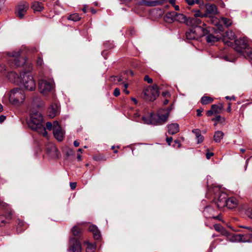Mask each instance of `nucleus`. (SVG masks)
Returning <instances> with one entry per match:
<instances>
[{"label": "nucleus", "instance_id": "obj_1", "mask_svg": "<svg viewBox=\"0 0 252 252\" xmlns=\"http://www.w3.org/2000/svg\"><path fill=\"white\" fill-rule=\"evenodd\" d=\"M28 126L32 130L39 134L46 136L47 132L43 125V119L41 113L38 111H32L30 115V119L28 122Z\"/></svg>", "mask_w": 252, "mask_h": 252}, {"label": "nucleus", "instance_id": "obj_2", "mask_svg": "<svg viewBox=\"0 0 252 252\" xmlns=\"http://www.w3.org/2000/svg\"><path fill=\"white\" fill-rule=\"evenodd\" d=\"M172 108H168L164 114H158L156 115L151 113L150 116L147 117H143L142 119L145 124H152L154 125H162L167 120L169 117L170 111Z\"/></svg>", "mask_w": 252, "mask_h": 252}, {"label": "nucleus", "instance_id": "obj_3", "mask_svg": "<svg viewBox=\"0 0 252 252\" xmlns=\"http://www.w3.org/2000/svg\"><path fill=\"white\" fill-rule=\"evenodd\" d=\"M25 99V93L21 89H14L9 93V101L14 106H20L24 102Z\"/></svg>", "mask_w": 252, "mask_h": 252}, {"label": "nucleus", "instance_id": "obj_4", "mask_svg": "<svg viewBox=\"0 0 252 252\" xmlns=\"http://www.w3.org/2000/svg\"><path fill=\"white\" fill-rule=\"evenodd\" d=\"M143 98L147 101H154L159 95L158 87L157 85L149 86L144 88Z\"/></svg>", "mask_w": 252, "mask_h": 252}, {"label": "nucleus", "instance_id": "obj_5", "mask_svg": "<svg viewBox=\"0 0 252 252\" xmlns=\"http://www.w3.org/2000/svg\"><path fill=\"white\" fill-rule=\"evenodd\" d=\"M8 55L11 59L8 60V63L13 66H20L26 63V60L23 57H21V52L18 51L17 52H9Z\"/></svg>", "mask_w": 252, "mask_h": 252}, {"label": "nucleus", "instance_id": "obj_6", "mask_svg": "<svg viewBox=\"0 0 252 252\" xmlns=\"http://www.w3.org/2000/svg\"><path fill=\"white\" fill-rule=\"evenodd\" d=\"M54 86V81L51 79L49 80L41 79L38 82L39 90L44 95H46L50 92L53 89Z\"/></svg>", "mask_w": 252, "mask_h": 252}, {"label": "nucleus", "instance_id": "obj_7", "mask_svg": "<svg viewBox=\"0 0 252 252\" xmlns=\"http://www.w3.org/2000/svg\"><path fill=\"white\" fill-rule=\"evenodd\" d=\"M21 77H23L22 83L24 88L29 91H32L35 88V83L33 77L29 73L24 72L21 74Z\"/></svg>", "mask_w": 252, "mask_h": 252}, {"label": "nucleus", "instance_id": "obj_8", "mask_svg": "<svg viewBox=\"0 0 252 252\" xmlns=\"http://www.w3.org/2000/svg\"><path fill=\"white\" fill-rule=\"evenodd\" d=\"M248 45L247 40L243 38L240 39L235 40V50L243 56H245V53L247 51L248 49H250Z\"/></svg>", "mask_w": 252, "mask_h": 252}, {"label": "nucleus", "instance_id": "obj_9", "mask_svg": "<svg viewBox=\"0 0 252 252\" xmlns=\"http://www.w3.org/2000/svg\"><path fill=\"white\" fill-rule=\"evenodd\" d=\"M214 229L218 232L221 233L222 235H224L227 237V239L231 242H235L239 240L240 236V235H234L232 233H229L224 229L221 225L216 224L214 225Z\"/></svg>", "mask_w": 252, "mask_h": 252}, {"label": "nucleus", "instance_id": "obj_10", "mask_svg": "<svg viewBox=\"0 0 252 252\" xmlns=\"http://www.w3.org/2000/svg\"><path fill=\"white\" fill-rule=\"evenodd\" d=\"M29 8L28 3L22 1L19 3L16 6L15 14L18 18L22 19L26 15L27 11Z\"/></svg>", "mask_w": 252, "mask_h": 252}, {"label": "nucleus", "instance_id": "obj_11", "mask_svg": "<svg viewBox=\"0 0 252 252\" xmlns=\"http://www.w3.org/2000/svg\"><path fill=\"white\" fill-rule=\"evenodd\" d=\"M227 195L224 192L219 191L215 195L216 204L220 209L223 208L227 204Z\"/></svg>", "mask_w": 252, "mask_h": 252}, {"label": "nucleus", "instance_id": "obj_12", "mask_svg": "<svg viewBox=\"0 0 252 252\" xmlns=\"http://www.w3.org/2000/svg\"><path fill=\"white\" fill-rule=\"evenodd\" d=\"M70 252H81L82 248L80 242L76 238H71L69 242Z\"/></svg>", "mask_w": 252, "mask_h": 252}, {"label": "nucleus", "instance_id": "obj_13", "mask_svg": "<svg viewBox=\"0 0 252 252\" xmlns=\"http://www.w3.org/2000/svg\"><path fill=\"white\" fill-rule=\"evenodd\" d=\"M201 24V20L199 18H197L196 17H189L188 19L187 25L191 27H199V28L202 30L203 32V34H204L205 32L206 31V30L204 29L203 28H201V27L199 26V25Z\"/></svg>", "mask_w": 252, "mask_h": 252}, {"label": "nucleus", "instance_id": "obj_14", "mask_svg": "<svg viewBox=\"0 0 252 252\" xmlns=\"http://www.w3.org/2000/svg\"><path fill=\"white\" fill-rule=\"evenodd\" d=\"M7 77L10 81L13 83L17 84L18 85L22 83L23 77H21V76H19L15 72L11 71L8 72Z\"/></svg>", "mask_w": 252, "mask_h": 252}, {"label": "nucleus", "instance_id": "obj_15", "mask_svg": "<svg viewBox=\"0 0 252 252\" xmlns=\"http://www.w3.org/2000/svg\"><path fill=\"white\" fill-rule=\"evenodd\" d=\"M59 113V108L56 103L52 104L48 110V116L50 118L55 117Z\"/></svg>", "mask_w": 252, "mask_h": 252}, {"label": "nucleus", "instance_id": "obj_16", "mask_svg": "<svg viewBox=\"0 0 252 252\" xmlns=\"http://www.w3.org/2000/svg\"><path fill=\"white\" fill-rule=\"evenodd\" d=\"M89 230L93 234L94 239L98 240L100 238V232L97 226L95 225H91L89 227Z\"/></svg>", "mask_w": 252, "mask_h": 252}, {"label": "nucleus", "instance_id": "obj_17", "mask_svg": "<svg viewBox=\"0 0 252 252\" xmlns=\"http://www.w3.org/2000/svg\"><path fill=\"white\" fill-rule=\"evenodd\" d=\"M168 132L170 134H175L179 131V126L177 123H172L167 126Z\"/></svg>", "mask_w": 252, "mask_h": 252}, {"label": "nucleus", "instance_id": "obj_18", "mask_svg": "<svg viewBox=\"0 0 252 252\" xmlns=\"http://www.w3.org/2000/svg\"><path fill=\"white\" fill-rule=\"evenodd\" d=\"M238 204V200L235 197H232L227 199V204L226 206L228 209H234L236 208Z\"/></svg>", "mask_w": 252, "mask_h": 252}, {"label": "nucleus", "instance_id": "obj_19", "mask_svg": "<svg viewBox=\"0 0 252 252\" xmlns=\"http://www.w3.org/2000/svg\"><path fill=\"white\" fill-rule=\"evenodd\" d=\"M55 138L59 141H62L63 140L64 133L61 127H58L53 131Z\"/></svg>", "mask_w": 252, "mask_h": 252}, {"label": "nucleus", "instance_id": "obj_20", "mask_svg": "<svg viewBox=\"0 0 252 252\" xmlns=\"http://www.w3.org/2000/svg\"><path fill=\"white\" fill-rule=\"evenodd\" d=\"M174 17L175 18V21H177L180 23H186L187 25L188 19H187L186 17L184 14L175 12Z\"/></svg>", "mask_w": 252, "mask_h": 252}, {"label": "nucleus", "instance_id": "obj_21", "mask_svg": "<svg viewBox=\"0 0 252 252\" xmlns=\"http://www.w3.org/2000/svg\"><path fill=\"white\" fill-rule=\"evenodd\" d=\"M32 8L34 11H41L44 9V6L41 2L35 1L32 2Z\"/></svg>", "mask_w": 252, "mask_h": 252}, {"label": "nucleus", "instance_id": "obj_22", "mask_svg": "<svg viewBox=\"0 0 252 252\" xmlns=\"http://www.w3.org/2000/svg\"><path fill=\"white\" fill-rule=\"evenodd\" d=\"M82 229L78 225L74 226L71 230L72 234L76 237H80L82 235Z\"/></svg>", "mask_w": 252, "mask_h": 252}, {"label": "nucleus", "instance_id": "obj_23", "mask_svg": "<svg viewBox=\"0 0 252 252\" xmlns=\"http://www.w3.org/2000/svg\"><path fill=\"white\" fill-rule=\"evenodd\" d=\"M235 35L232 31H228L224 33L223 40L224 42L228 43V41L226 40V38L230 40H233L235 38Z\"/></svg>", "mask_w": 252, "mask_h": 252}, {"label": "nucleus", "instance_id": "obj_24", "mask_svg": "<svg viewBox=\"0 0 252 252\" xmlns=\"http://www.w3.org/2000/svg\"><path fill=\"white\" fill-rule=\"evenodd\" d=\"M174 14H175V12L174 11L167 13L164 17L165 21L170 23L174 22L175 19Z\"/></svg>", "mask_w": 252, "mask_h": 252}, {"label": "nucleus", "instance_id": "obj_25", "mask_svg": "<svg viewBox=\"0 0 252 252\" xmlns=\"http://www.w3.org/2000/svg\"><path fill=\"white\" fill-rule=\"evenodd\" d=\"M186 37L189 39H194L198 37V35L194 29H191L186 33Z\"/></svg>", "mask_w": 252, "mask_h": 252}, {"label": "nucleus", "instance_id": "obj_26", "mask_svg": "<svg viewBox=\"0 0 252 252\" xmlns=\"http://www.w3.org/2000/svg\"><path fill=\"white\" fill-rule=\"evenodd\" d=\"M211 109L213 110L214 114H220L223 109V106L222 103L218 105L213 104L211 106Z\"/></svg>", "mask_w": 252, "mask_h": 252}, {"label": "nucleus", "instance_id": "obj_27", "mask_svg": "<svg viewBox=\"0 0 252 252\" xmlns=\"http://www.w3.org/2000/svg\"><path fill=\"white\" fill-rule=\"evenodd\" d=\"M206 10L208 13L216 14L217 13V6L214 4H208L206 6Z\"/></svg>", "mask_w": 252, "mask_h": 252}, {"label": "nucleus", "instance_id": "obj_28", "mask_svg": "<svg viewBox=\"0 0 252 252\" xmlns=\"http://www.w3.org/2000/svg\"><path fill=\"white\" fill-rule=\"evenodd\" d=\"M214 212V210L213 209L210 207H207L205 208L204 210V216L206 217V218H213L214 219H219L220 220V216H216V217H214V216H211L210 215H209L208 214L209 213H212Z\"/></svg>", "mask_w": 252, "mask_h": 252}, {"label": "nucleus", "instance_id": "obj_29", "mask_svg": "<svg viewBox=\"0 0 252 252\" xmlns=\"http://www.w3.org/2000/svg\"><path fill=\"white\" fill-rule=\"evenodd\" d=\"M224 133L221 131H217L215 132L214 135V140L216 142H220L222 139Z\"/></svg>", "mask_w": 252, "mask_h": 252}, {"label": "nucleus", "instance_id": "obj_30", "mask_svg": "<svg viewBox=\"0 0 252 252\" xmlns=\"http://www.w3.org/2000/svg\"><path fill=\"white\" fill-rule=\"evenodd\" d=\"M214 99L212 97L208 96H203L201 98V102L203 105H206L211 103Z\"/></svg>", "mask_w": 252, "mask_h": 252}, {"label": "nucleus", "instance_id": "obj_31", "mask_svg": "<svg viewBox=\"0 0 252 252\" xmlns=\"http://www.w3.org/2000/svg\"><path fill=\"white\" fill-rule=\"evenodd\" d=\"M206 40L208 43H212L218 41L219 40V37L210 34L206 36Z\"/></svg>", "mask_w": 252, "mask_h": 252}, {"label": "nucleus", "instance_id": "obj_32", "mask_svg": "<svg viewBox=\"0 0 252 252\" xmlns=\"http://www.w3.org/2000/svg\"><path fill=\"white\" fill-rule=\"evenodd\" d=\"M48 153L53 157H58L59 154L57 148L54 145L51 146V151L48 150Z\"/></svg>", "mask_w": 252, "mask_h": 252}, {"label": "nucleus", "instance_id": "obj_33", "mask_svg": "<svg viewBox=\"0 0 252 252\" xmlns=\"http://www.w3.org/2000/svg\"><path fill=\"white\" fill-rule=\"evenodd\" d=\"M143 3L148 6H155L158 5L161 3V2L158 0H154V1H147L144 0L143 1Z\"/></svg>", "mask_w": 252, "mask_h": 252}, {"label": "nucleus", "instance_id": "obj_34", "mask_svg": "<svg viewBox=\"0 0 252 252\" xmlns=\"http://www.w3.org/2000/svg\"><path fill=\"white\" fill-rule=\"evenodd\" d=\"M67 19L68 20L76 22L79 21L81 19V17L78 13H73L70 15Z\"/></svg>", "mask_w": 252, "mask_h": 252}, {"label": "nucleus", "instance_id": "obj_35", "mask_svg": "<svg viewBox=\"0 0 252 252\" xmlns=\"http://www.w3.org/2000/svg\"><path fill=\"white\" fill-rule=\"evenodd\" d=\"M24 226H25L24 222L23 220H17V228H16L17 231L18 233H21L23 231V229H22V228Z\"/></svg>", "mask_w": 252, "mask_h": 252}, {"label": "nucleus", "instance_id": "obj_36", "mask_svg": "<svg viewBox=\"0 0 252 252\" xmlns=\"http://www.w3.org/2000/svg\"><path fill=\"white\" fill-rule=\"evenodd\" d=\"M221 20L226 27H229L232 24V21L230 19H228L225 17H221Z\"/></svg>", "mask_w": 252, "mask_h": 252}, {"label": "nucleus", "instance_id": "obj_37", "mask_svg": "<svg viewBox=\"0 0 252 252\" xmlns=\"http://www.w3.org/2000/svg\"><path fill=\"white\" fill-rule=\"evenodd\" d=\"M36 65L38 67H41L42 65L43 64V61L42 57L39 54L38 55L36 61Z\"/></svg>", "mask_w": 252, "mask_h": 252}, {"label": "nucleus", "instance_id": "obj_38", "mask_svg": "<svg viewBox=\"0 0 252 252\" xmlns=\"http://www.w3.org/2000/svg\"><path fill=\"white\" fill-rule=\"evenodd\" d=\"M212 121H216L220 123H223L225 122V118L221 117L220 115L217 116L215 118L212 119Z\"/></svg>", "mask_w": 252, "mask_h": 252}, {"label": "nucleus", "instance_id": "obj_39", "mask_svg": "<svg viewBox=\"0 0 252 252\" xmlns=\"http://www.w3.org/2000/svg\"><path fill=\"white\" fill-rule=\"evenodd\" d=\"M95 250V247L94 245L88 244L86 248V252H94Z\"/></svg>", "mask_w": 252, "mask_h": 252}, {"label": "nucleus", "instance_id": "obj_40", "mask_svg": "<svg viewBox=\"0 0 252 252\" xmlns=\"http://www.w3.org/2000/svg\"><path fill=\"white\" fill-rule=\"evenodd\" d=\"M122 80L121 76H111V82H114L115 83H120Z\"/></svg>", "mask_w": 252, "mask_h": 252}, {"label": "nucleus", "instance_id": "obj_41", "mask_svg": "<svg viewBox=\"0 0 252 252\" xmlns=\"http://www.w3.org/2000/svg\"><path fill=\"white\" fill-rule=\"evenodd\" d=\"M245 58H249L251 61H252V49L250 48L247 49V51L245 53Z\"/></svg>", "mask_w": 252, "mask_h": 252}, {"label": "nucleus", "instance_id": "obj_42", "mask_svg": "<svg viewBox=\"0 0 252 252\" xmlns=\"http://www.w3.org/2000/svg\"><path fill=\"white\" fill-rule=\"evenodd\" d=\"M7 222V220L5 219V216L3 215H0V226H4Z\"/></svg>", "mask_w": 252, "mask_h": 252}, {"label": "nucleus", "instance_id": "obj_43", "mask_svg": "<svg viewBox=\"0 0 252 252\" xmlns=\"http://www.w3.org/2000/svg\"><path fill=\"white\" fill-rule=\"evenodd\" d=\"M110 55V51L108 50H104L102 52V55L104 58V59H107Z\"/></svg>", "mask_w": 252, "mask_h": 252}, {"label": "nucleus", "instance_id": "obj_44", "mask_svg": "<svg viewBox=\"0 0 252 252\" xmlns=\"http://www.w3.org/2000/svg\"><path fill=\"white\" fill-rule=\"evenodd\" d=\"M246 214L249 218L252 219V208H249L246 211Z\"/></svg>", "mask_w": 252, "mask_h": 252}, {"label": "nucleus", "instance_id": "obj_45", "mask_svg": "<svg viewBox=\"0 0 252 252\" xmlns=\"http://www.w3.org/2000/svg\"><path fill=\"white\" fill-rule=\"evenodd\" d=\"M194 17H196L197 18H198V17H203L204 16V15L202 14L199 10H198L196 11L194 15Z\"/></svg>", "mask_w": 252, "mask_h": 252}, {"label": "nucleus", "instance_id": "obj_46", "mask_svg": "<svg viewBox=\"0 0 252 252\" xmlns=\"http://www.w3.org/2000/svg\"><path fill=\"white\" fill-rule=\"evenodd\" d=\"M161 95L164 98H170V94L169 92H163Z\"/></svg>", "mask_w": 252, "mask_h": 252}, {"label": "nucleus", "instance_id": "obj_47", "mask_svg": "<svg viewBox=\"0 0 252 252\" xmlns=\"http://www.w3.org/2000/svg\"><path fill=\"white\" fill-rule=\"evenodd\" d=\"M192 132L195 134L196 137L198 136H199L201 134V131L199 129H193Z\"/></svg>", "mask_w": 252, "mask_h": 252}, {"label": "nucleus", "instance_id": "obj_48", "mask_svg": "<svg viewBox=\"0 0 252 252\" xmlns=\"http://www.w3.org/2000/svg\"><path fill=\"white\" fill-rule=\"evenodd\" d=\"M128 86V84L127 83H125L123 85V86L124 87L123 91L126 94H128L129 93V91L127 90Z\"/></svg>", "mask_w": 252, "mask_h": 252}, {"label": "nucleus", "instance_id": "obj_49", "mask_svg": "<svg viewBox=\"0 0 252 252\" xmlns=\"http://www.w3.org/2000/svg\"><path fill=\"white\" fill-rule=\"evenodd\" d=\"M144 81L147 82L149 84H151L153 82L152 78H150L149 76L146 75L144 78Z\"/></svg>", "mask_w": 252, "mask_h": 252}, {"label": "nucleus", "instance_id": "obj_50", "mask_svg": "<svg viewBox=\"0 0 252 252\" xmlns=\"http://www.w3.org/2000/svg\"><path fill=\"white\" fill-rule=\"evenodd\" d=\"M53 131L55 130V129H58V127H61L59 124L58 121H54L53 124Z\"/></svg>", "mask_w": 252, "mask_h": 252}, {"label": "nucleus", "instance_id": "obj_51", "mask_svg": "<svg viewBox=\"0 0 252 252\" xmlns=\"http://www.w3.org/2000/svg\"><path fill=\"white\" fill-rule=\"evenodd\" d=\"M196 138L197 139L198 143H200L202 142L204 140V137L201 134H200L199 136H198Z\"/></svg>", "mask_w": 252, "mask_h": 252}, {"label": "nucleus", "instance_id": "obj_52", "mask_svg": "<svg viewBox=\"0 0 252 252\" xmlns=\"http://www.w3.org/2000/svg\"><path fill=\"white\" fill-rule=\"evenodd\" d=\"M120 94V90L118 88H116L113 92V94L115 96H118Z\"/></svg>", "mask_w": 252, "mask_h": 252}, {"label": "nucleus", "instance_id": "obj_53", "mask_svg": "<svg viewBox=\"0 0 252 252\" xmlns=\"http://www.w3.org/2000/svg\"><path fill=\"white\" fill-rule=\"evenodd\" d=\"M12 215V211H11L9 212H8L6 216H5V220H10L11 219Z\"/></svg>", "mask_w": 252, "mask_h": 252}, {"label": "nucleus", "instance_id": "obj_54", "mask_svg": "<svg viewBox=\"0 0 252 252\" xmlns=\"http://www.w3.org/2000/svg\"><path fill=\"white\" fill-rule=\"evenodd\" d=\"M46 128L48 130H51L52 128H53V124L51 122H47L46 123Z\"/></svg>", "mask_w": 252, "mask_h": 252}, {"label": "nucleus", "instance_id": "obj_55", "mask_svg": "<svg viewBox=\"0 0 252 252\" xmlns=\"http://www.w3.org/2000/svg\"><path fill=\"white\" fill-rule=\"evenodd\" d=\"M70 187L71 189H74L76 187V182H71L70 183Z\"/></svg>", "mask_w": 252, "mask_h": 252}, {"label": "nucleus", "instance_id": "obj_56", "mask_svg": "<svg viewBox=\"0 0 252 252\" xmlns=\"http://www.w3.org/2000/svg\"><path fill=\"white\" fill-rule=\"evenodd\" d=\"M213 155H214L213 153H212V152H208L206 153V158H207V159H210V158H211V157H212Z\"/></svg>", "mask_w": 252, "mask_h": 252}, {"label": "nucleus", "instance_id": "obj_57", "mask_svg": "<svg viewBox=\"0 0 252 252\" xmlns=\"http://www.w3.org/2000/svg\"><path fill=\"white\" fill-rule=\"evenodd\" d=\"M186 1L189 5H192L195 3L194 0H186Z\"/></svg>", "mask_w": 252, "mask_h": 252}, {"label": "nucleus", "instance_id": "obj_58", "mask_svg": "<svg viewBox=\"0 0 252 252\" xmlns=\"http://www.w3.org/2000/svg\"><path fill=\"white\" fill-rule=\"evenodd\" d=\"M213 114H214V113L213 110L212 109L210 110L207 111L206 112V115L208 116H211L212 115H213Z\"/></svg>", "mask_w": 252, "mask_h": 252}, {"label": "nucleus", "instance_id": "obj_59", "mask_svg": "<svg viewBox=\"0 0 252 252\" xmlns=\"http://www.w3.org/2000/svg\"><path fill=\"white\" fill-rule=\"evenodd\" d=\"M172 137H167L166 139V141L167 142V143H168V144L169 145H170L171 144V142L172 141Z\"/></svg>", "mask_w": 252, "mask_h": 252}, {"label": "nucleus", "instance_id": "obj_60", "mask_svg": "<svg viewBox=\"0 0 252 252\" xmlns=\"http://www.w3.org/2000/svg\"><path fill=\"white\" fill-rule=\"evenodd\" d=\"M6 119V117L3 116V115H1L0 116V123H2Z\"/></svg>", "mask_w": 252, "mask_h": 252}, {"label": "nucleus", "instance_id": "obj_61", "mask_svg": "<svg viewBox=\"0 0 252 252\" xmlns=\"http://www.w3.org/2000/svg\"><path fill=\"white\" fill-rule=\"evenodd\" d=\"M164 98V100H163V104L164 105H166L169 102V98Z\"/></svg>", "mask_w": 252, "mask_h": 252}, {"label": "nucleus", "instance_id": "obj_62", "mask_svg": "<svg viewBox=\"0 0 252 252\" xmlns=\"http://www.w3.org/2000/svg\"><path fill=\"white\" fill-rule=\"evenodd\" d=\"M225 98L226 99H227V100H231V99L235 100V97L234 96H232L231 97L229 96H226L225 97Z\"/></svg>", "mask_w": 252, "mask_h": 252}, {"label": "nucleus", "instance_id": "obj_63", "mask_svg": "<svg viewBox=\"0 0 252 252\" xmlns=\"http://www.w3.org/2000/svg\"><path fill=\"white\" fill-rule=\"evenodd\" d=\"M196 112H197V116H200L201 115V113L202 112V110L201 109H197Z\"/></svg>", "mask_w": 252, "mask_h": 252}, {"label": "nucleus", "instance_id": "obj_64", "mask_svg": "<svg viewBox=\"0 0 252 252\" xmlns=\"http://www.w3.org/2000/svg\"><path fill=\"white\" fill-rule=\"evenodd\" d=\"M231 103H228V107L227 108V111L229 113L231 112Z\"/></svg>", "mask_w": 252, "mask_h": 252}]
</instances>
